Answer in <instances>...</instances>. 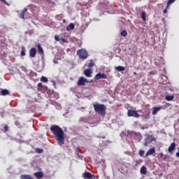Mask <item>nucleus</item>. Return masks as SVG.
I'll list each match as a JSON object with an SVG mask.
<instances>
[{"instance_id": "1", "label": "nucleus", "mask_w": 179, "mask_h": 179, "mask_svg": "<svg viewBox=\"0 0 179 179\" xmlns=\"http://www.w3.org/2000/svg\"><path fill=\"white\" fill-rule=\"evenodd\" d=\"M50 131L53 134L58 145L62 146L65 143V134L62 128L57 124H54L51 126Z\"/></svg>"}, {"instance_id": "2", "label": "nucleus", "mask_w": 179, "mask_h": 179, "mask_svg": "<svg viewBox=\"0 0 179 179\" xmlns=\"http://www.w3.org/2000/svg\"><path fill=\"white\" fill-rule=\"evenodd\" d=\"M93 107L95 113L96 114H99V115H101L102 117H104L106 115V111L107 110V107L105 106L104 104H100L99 103H94Z\"/></svg>"}, {"instance_id": "3", "label": "nucleus", "mask_w": 179, "mask_h": 179, "mask_svg": "<svg viewBox=\"0 0 179 179\" xmlns=\"http://www.w3.org/2000/svg\"><path fill=\"white\" fill-rule=\"evenodd\" d=\"M77 55L80 59H87V57H89V53L87 50L85 48L80 49L77 51Z\"/></svg>"}, {"instance_id": "4", "label": "nucleus", "mask_w": 179, "mask_h": 179, "mask_svg": "<svg viewBox=\"0 0 179 179\" xmlns=\"http://www.w3.org/2000/svg\"><path fill=\"white\" fill-rule=\"evenodd\" d=\"M155 141H156L155 136L148 134L146 138L144 139L143 145L149 146V145L151 144L152 142H155Z\"/></svg>"}, {"instance_id": "5", "label": "nucleus", "mask_w": 179, "mask_h": 179, "mask_svg": "<svg viewBox=\"0 0 179 179\" xmlns=\"http://www.w3.org/2000/svg\"><path fill=\"white\" fill-rule=\"evenodd\" d=\"M166 105H164L161 107H154L152 108V115H156V114H157V112L160 111V110H166L167 108V107H169V106H170V103H166Z\"/></svg>"}, {"instance_id": "6", "label": "nucleus", "mask_w": 179, "mask_h": 179, "mask_svg": "<svg viewBox=\"0 0 179 179\" xmlns=\"http://www.w3.org/2000/svg\"><path fill=\"white\" fill-rule=\"evenodd\" d=\"M86 83H90V81L87 80V79L85 78L83 76L78 78L77 82L78 86H85Z\"/></svg>"}, {"instance_id": "7", "label": "nucleus", "mask_w": 179, "mask_h": 179, "mask_svg": "<svg viewBox=\"0 0 179 179\" xmlns=\"http://www.w3.org/2000/svg\"><path fill=\"white\" fill-rule=\"evenodd\" d=\"M128 117H134V118H139L138 111L134 110H129L127 112Z\"/></svg>"}, {"instance_id": "8", "label": "nucleus", "mask_w": 179, "mask_h": 179, "mask_svg": "<svg viewBox=\"0 0 179 179\" xmlns=\"http://www.w3.org/2000/svg\"><path fill=\"white\" fill-rule=\"evenodd\" d=\"M82 177L84 179H96V176H94V175H92L90 172H85L83 173Z\"/></svg>"}, {"instance_id": "9", "label": "nucleus", "mask_w": 179, "mask_h": 179, "mask_svg": "<svg viewBox=\"0 0 179 179\" xmlns=\"http://www.w3.org/2000/svg\"><path fill=\"white\" fill-rule=\"evenodd\" d=\"M94 79L96 80H99V79H107V75H106L104 73H98L94 76Z\"/></svg>"}, {"instance_id": "10", "label": "nucleus", "mask_w": 179, "mask_h": 179, "mask_svg": "<svg viewBox=\"0 0 179 179\" xmlns=\"http://www.w3.org/2000/svg\"><path fill=\"white\" fill-rule=\"evenodd\" d=\"M37 54V50H36L35 48H31L29 50V57L31 58H34V57H36V55Z\"/></svg>"}, {"instance_id": "11", "label": "nucleus", "mask_w": 179, "mask_h": 179, "mask_svg": "<svg viewBox=\"0 0 179 179\" xmlns=\"http://www.w3.org/2000/svg\"><path fill=\"white\" fill-rule=\"evenodd\" d=\"M34 176L36 177L37 179H41L43 177H44V173L43 172L39 171V172H35L34 173Z\"/></svg>"}, {"instance_id": "12", "label": "nucleus", "mask_w": 179, "mask_h": 179, "mask_svg": "<svg viewBox=\"0 0 179 179\" xmlns=\"http://www.w3.org/2000/svg\"><path fill=\"white\" fill-rule=\"evenodd\" d=\"M84 74L87 78H92V70L90 69H86L84 71Z\"/></svg>"}, {"instance_id": "13", "label": "nucleus", "mask_w": 179, "mask_h": 179, "mask_svg": "<svg viewBox=\"0 0 179 179\" xmlns=\"http://www.w3.org/2000/svg\"><path fill=\"white\" fill-rule=\"evenodd\" d=\"M156 152V150H155V148H150L148 152L145 153V156H150V155H153V153H155Z\"/></svg>"}, {"instance_id": "14", "label": "nucleus", "mask_w": 179, "mask_h": 179, "mask_svg": "<svg viewBox=\"0 0 179 179\" xmlns=\"http://www.w3.org/2000/svg\"><path fill=\"white\" fill-rule=\"evenodd\" d=\"M140 173L141 174H143V176H146V174L148 173V169H146V166H143L141 168Z\"/></svg>"}, {"instance_id": "15", "label": "nucleus", "mask_w": 179, "mask_h": 179, "mask_svg": "<svg viewBox=\"0 0 179 179\" xmlns=\"http://www.w3.org/2000/svg\"><path fill=\"white\" fill-rule=\"evenodd\" d=\"M176 150V143L173 142L169 147L168 152H169V153H171V152H173V150Z\"/></svg>"}, {"instance_id": "16", "label": "nucleus", "mask_w": 179, "mask_h": 179, "mask_svg": "<svg viewBox=\"0 0 179 179\" xmlns=\"http://www.w3.org/2000/svg\"><path fill=\"white\" fill-rule=\"evenodd\" d=\"M73 29H75V24H73V23H70V24L67 26L66 30V31H71V30H73Z\"/></svg>"}, {"instance_id": "17", "label": "nucleus", "mask_w": 179, "mask_h": 179, "mask_svg": "<svg viewBox=\"0 0 179 179\" xmlns=\"http://www.w3.org/2000/svg\"><path fill=\"white\" fill-rule=\"evenodd\" d=\"M28 9L27 8H24L20 13V19H23L24 20V13L27 12Z\"/></svg>"}, {"instance_id": "18", "label": "nucleus", "mask_w": 179, "mask_h": 179, "mask_svg": "<svg viewBox=\"0 0 179 179\" xmlns=\"http://www.w3.org/2000/svg\"><path fill=\"white\" fill-rule=\"evenodd\" d=\"M9 90L4 89V90H1V91L0 92V96H8L9 95Z\"/></svg>"}, {"instance_id": "19", "label": "nucleus", "mask_w": 179, "mask_h": 179, "mask_svg": "<svg viewBox=\"0 0 179 179\" xmlns=\"http://www.w3.org/2000/svg\"><path fill=\"white\" fill-rule=\"evenodd\" d=\"M115 70L118 71V72H124V71H125V67L122 66H118L115 67Z\"/></svg>"}, {"instance_id": "20", "label": "nucleus", "mask_w": 179, "mask_h": 179, "mask_svg": "<svg viewBox=\"0 0 179 179\" xmlns=\"http://www.w3.org/2000/svg\"><path fill=\"white\" fill-rule=\"evenodd\" d=\"M143 162V160H142V159L135 160L134 161L135 167H138V166H139Z\"/></svg>"}, {"instance_id": "21", "label": "nucleus", "mask_w": 179, "mask_h": 179, "mask_svg": "<svg viewBox=\"0 0 179 179\" xmlns=\"http://www.w3.org/2000/svg\"><path fill=\"white\" fill-rule=\"evenodd\" d=\"M20 178L21 179H34L30 175H21Z\"/></svg>"}, {"instance_id": "22", "label": "nucleus", "mask_w": 179, "mask_h": 179, "mask_svg": "<svg viewBox=\"0 0 179 179\" xmlns=\"http://www.w3.org/2000/svg\"><path fill=\"white\" fill-rule=\"evenodd\" d=\"M22 50H21V52H20V55L22 57H24V55H26V48H24V46H22Z\"/></svg>"}, {"instance_id": "23", "label": "nucleus", "mask_w": 179, "mask_h": 179, "mask_svg": "<svg viewBox=\"0 0 179 179\" xmlns=\"http://www.w3.org/2000/svg\"><path fill=\"white\" fill-rule=\"evenodd\" d=\"M141 19L143 20V22L146 21V12L145 11H143L141 13Z\"/></svg>"}, {"instance_id": "24", "label": "nucleus", "mask_w": 179, "mask_h": 179, "mask_svg": "<svg viewBox=\"0 0 179 179\" xmlns=\"http://www.w3.org/2000/svg\"><path fill=\"white\" fill-rule=\"evenodd\" d=\"M43 89H44V86L43 85V83H39L38 84V89H37L38 92H41V90H43Z\"/></svg>"}, {"instance_id": "25", "label": "nucleus", "mask_w": 179, "mask_h": 179, "mask_svg": "<svg viewBox=\"0 0 179 179\" xmlns=\"http://www.w3.org/2000/svg\"><path fill=\"white\" fill-rule=\"evenodd\" d=\"M132 135H134L136 138H138V139H142V135L141 134H138L136 132H133Z\"/></svg>"}, {"instance_id": "26", "label": "nucleus", "mask_w": 179, "mask_h": 179, "mask_svg": "<svg viewBox=\"0 0 179 179\" xmlns=\"http://www.w3.org/2000/svg\"><path fill=\"white\" fill-rule=\"evenodd\" d=\"M127 35L128 32H127L125 30H122L120 33V36H122V37H127Z\"/></svg>"}, {"instance_id": "27", "label": "nucleus", "mask_w": 179, "mask_h": 179, "mask_svg": "<svg viewBox=\"0 0 179 179\" xmlns=\"http://www.w3.org/2000/svg\"><path fill=\"white\" fill-rule=\"evenodd\" d=\"M41 82H43L44 83H47V82H48V78H47V77L42 76L41 78Z\"/></svg>"}, {"instance_id": "28", "label": "nucleus", "mask_w": 179, "mask_h": 179, "mask_svg": "<svg viewBox=\"0 0 179 179\" xmlns=\"http://www.w3.org/2000/svg\"><path fill=\"white\" fill-rule=\"evenodd\" d=\"M165 99L167 101H171L174 99V96L168 95V96H166Z\"/></svg>"}, {"instance_id": "29", "label": "nucleus", "mask_w": 179, "mask_h": 179, "mask_svg": "<svg viewBox=\"0 0 179 179\" xmlns=\"http://www.w3.org/2000/svg\"><path fill=\"white\" fill-rule=\"evenodd\" d=\"M38 50L39 54H44V50H43V48L41 47V45H38Z\"/></svg>"}, {"instance_id": "30", "label": "nucleus", "mask_w": 179, "mask_h": 179, "mask_svg": "<svg viewBox=\"0 0 179 179\" xmlns=\"http://www.w3.org/2000/svg\"><path fill=\"white\" fill-rule=\"evenodd\" d=\"M176 2V0H169L166 4V8H169L171 3H174Z\"/></svg>"}, {"instance_id": "31", "label": "nucleus", "mask_w": 179, "mask_h": 179, "mask_svg": "<svg viewBox=\"0 0 179 179\" xmlns=\"http://www.w3.org/2000/svg\"><path fill=\"white\" fill-rule=\"evenodd\" d=\"M94 66V62H93V60H90V63L88 65V68L92 69Z\"/></svg>"}, {"instance_id": "32", "label": "nucleus", "mask_w": 179, "mask_h": 179, "mask_svg": "<svg viewBox=\"0 0 179 179\" xmlns=\"http://www.w3.org/2000/svg\"><path fill=\"white\" fill-rule=\"evenodd\" d=\"M138 155H139V156H141V157H143V155H145V150H140L138 152Z\"/></svg>"}, {"instance_id": "33", "label": "nucleus", "mask_w": 179, "mask_h": 179, "mask_svg": "<svg viewBox=\"0 0 179 179\" xmlns=\"http://www.w3.org/2000/svg\"><path fill=\"white\" fill-rule=\"evenodd\" d=\"M3 129H4V132H8V124H6V125L3 127Z\"/></svg>"}, {"instance_id": "34", "label": "nucleus", "mask_w": 179, "mask_h": 179, "mask_svg": "<svg viewBox=\"0 0 179 179\" xmlns=\"http://www.w3.org/2000/svg\"><path fill=\"white\" fill-rule=\"evenodd\" d=\"M55 40L56 41H59V36H58V35H55Z\"/></svg>"}, {"instance_id": "35", "label": "nucleus", "mask_w": 179, "mask_h": 179, "mask_svg": "<svg viewBox=\"0 0 179 179\" xmlns=\"http://www.w3.org/2000/svg\"><path fill=\"white\" fill-rule=\"evenodd\" d=\"M36 152L37 153H43V149L37 148Z\"/></svg>"}, {"instance_id": "36", "label": "nucleus", "mask_w": 179, "mask_h": 179, "mask_svg": "<svg viewBox=\"0 0 179 179\" xmlns=\"http://www.w3.org/2000/svg\"><path fill=\"white\" fill-rule=\"evenodd\" d=\"M0 1H1V2H3V3H4L5 5H9V4L6 2V0H0Z\"/></svg>"}, {"instance_id": "37", "label": "nucleus", "mask_w": 179, "mask_h": 179, "mask_svg": "<svg viewBox=\"0 0 179 179\" xmlns=\"http://www.w3.org/2000/svg\"><path fill=\"white\" fill-rule=\"evenodd\" d=\"M141 129H143H143H148V127H145L143 126V127H141Z\"/></svg>"}, {"instance_id": "38", "label": "nucleus", "mask_w": 179, "mask_h": 179, "mask_svg": "<svg viewBox=\"0 0 179 179\" xmlns=\"http://www.w3.org/2000/svg\"><path fill=\"white\" fill-rule=\"evenodd\" d=\"M167 157H169V156L165 155L164 157V159H163V160H166Z\"/></svg>"}, {"instance_id": "39", "label": "nucleus", "mask_w": 179, "mask_h": 179, "mask_svg": "<svg viewBox=\"0 0 179 179\" xmlns=\"http://www.w3.org/2000/svg\"><path fill=\"white\" fill-rule=\"evenodd\" d=\"M163 12L164 13H167V8L164 9Z\"/></svg>"}, {"instance_id": "40", "label": "nucleus", "mask_w": 179, "mask_h": 179, "mask_svg": "<svg viewBox=\"0 0 179 179\" xmlns=\"http://www.w3.org/2000/svg\"><path fill=\"white\" fill-rule=\"evenodd\" d=\"M61 40H62V41H63V43H65V41H66L65 38H62Z\"/></svg>"}, {"instance_id": "41", "label": "nucleus", "mask_w": 179, "mask_h": 179, "mask_svg": "<svg viewBox=\"0 0 179 179\" xmlns=\"http://www.w3.org/2000/svg\"><path fill=\"white\" fill-rule=\"evenodd\" d=\"M15 125H19V122L16 121V122H15Z\"/></svg>"}, {"instance_id": "42", "label": "nucleus", "mask_w": 179, "mask_h": 179, "mask_svg": "<svg viewBox=\"0 0 179 179\" xmlns=\"http://www.w3.org/2000/svg\"><path fill=\"white\" fill-rule=\"evenodd\" d=\"M159 156H160L161 157H163V153H162V152L159 153Z\"/></svg>"}, {"instance_id": "43", "label": "nucleus", "mask_w": 179, "mask_h": 179, "mask_svg": "<svg viewBox=\"0 0 179 179\" xmlns=\"http://www.w3.org/2000/svg\"><path fill=\"white\" fill-rule=\"evenodd\" d=\"M80 121H83V117H81L80 118Z\"/></svg>"}, {"instance_id": "44", "label": "nucleus", "mask_w": 179, "mask_h": 179, "mask_svg": "<svg viewBox=\"0 0 179 179\" xmlns=\"http://www.w3.org/2000/svg\"><path fill=\"white\" fill-rule=\"evenodd\" d=\"M134 75H137L136 72H134Z\"/></svg>"}, {"instance_id": "45", "label": "nucleus", "mask_w": 179, "mask_h": 179, "mask_svg": "<svg viewBox=\"0 0 179 179\" xmlns=\"http://www.w3.org/2000/svg\"><path fill=\"white\" fill-rule=\"evenodd\" d=\"M82 109L85 108V107H81Z\"/></svg>"}, {"instance_id": "46", "label": "nucleus", "mask_w": 179, "mask_h": 179, "mask_svg": "<svg viewBox=\"0 0 179 179\" xmlns=\"http://www.w3.org/2000/svg\"><path fill=\"white\" fill-rule=\"evenodd\" d=\"M63 22H65V20H64Z\"/></svg>"}]
</instances>
